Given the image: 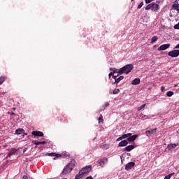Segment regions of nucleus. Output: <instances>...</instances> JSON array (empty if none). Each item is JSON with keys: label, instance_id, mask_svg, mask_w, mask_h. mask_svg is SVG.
Returning a JSON list of instances; mask_svg holds the SVG:
<instances>
[{"label": "nucleus", "instance_id": "46", "mask_svg": "<svg viewBox=\"0 0 179 179\" xmlns=\"http://www.w3.org/2000/svg\"><path fill=\"white\" fill-rule=\"evenodd\" d=\"M13 110H14V111H15V110H16V108H13Z\"/></svg>", "mask_w": 179, "mask_h": 179}, {"label": "nucleus", "instance_id": "16", "mask_svg": "<svg viewBox=\"0 0 179 179\" xmlns=\"http://www.w3.org/2000/svg\"><path fill=\"white\" fill-rule=\"evenodd\" d=\"M139 83H141V79L139 78H135L131 82V85H139Z\"/></svg>", "mask_w": 179, "mask_h": 179}, {"label": "nucleus", "instance_id": "19", "mask_svg": "<svg viewBox=\"0 0 179 179\" xmlns=\"http://www.w3.org/2000/svg\"><path fill=\"white\" fill-rule=\"evenodd\" d=\"M83 173H82V171H79V173H78V174H77L76 176V178H75V179H80V178H83Z\"/></svg>", "mask_w": 179, "mask_h": 179}, {"label": "nucleus", "instance_id": "26", "mask_svg": "<svg viewBox=\"0 0 179 179\" xmlns=\"http://www.w3.org/2000/svg\"><path fill=\"white\" fill-rule=\"evenodd\" d=\"M129 136H132L131 133H128V134H123L124 139H127V138H129Z\"/></svg>", "mask_w": 179, "mask_h": 179}, {"label": "nucleus", "instance_id": "44", "mask_svg": "<svg viewBox=\"0 0 179 179\" xmlns=\"http://www.w3.org/2000/svg\"><path fill=\"white\" fill-rule=\"evenodd\" d=\"M175 48H176V50H178V49H179V43L175 47Z\"/></svg>", "mask_w": 179, "mask_h": 179}, {"label": "nucleus", "instance_id": "3", "mask_svg": "<svg viewBox=\"0 0 179 179\" xmlns=\"http://www.w3.org/2000/svg\"><path fill=\"white\" fill-rule=\"evenodd\" d=\"M80 171L83 173V175L87 176V174L92 171V166H87L85 168H83Z\"/></svg>", "mask_w": 179, "mask_h": 179}, {"label": "nucleus", "instance_id": "20", "mask_svg": "<svg viewBox=\"0 0 179 179\" xmlns=\"http://www.w3.org/2000/svg\"><path fill=\"white\" fill-rule=\"evenodd\" d=\"M110 71H112V73H119V75H122V73H121L120 72V69H110Z\"/></svg>", "mask_w": 179, "mask_h": 179}, {"label": "nucleus", "instance_id": "7", "mask_svg": "<svg viewBox=\"0 0 179 179\" xmlns=\"http://www.w3.org/2000/svg\"><path fill=\"white\" fill-rule=\"evenodd\" d=\"M156 129H152L147 130L145 131L146 136H152V135H155V134H156Z\"/></svg>", "mask_w": 179, "mask_h": 179}, {"label": "nucleus", "instance_id": "32", "mask_svg": "<svg viewBox=\"0 0 179 179\" xmlns=\"http://www.w3.org/2000/svg\"><path fill=\"white\" fill-rule=\"evenodd\" d=\"M5 82V77H0V85H2Z\"/></svg>", "mask_w": 179, "mask_h": 179}, {"label": "nucleus", "instance_id": "23", "mask_svg": "<svg viewBox=\"0 0 179 179\" xmlns=\"http://www.w3.org/2000/svg\"><path fill=\"white\" fill-rule=\"evenodd\" d=\"M110 106V103L108 102L105 103V104L101 107V108L99 110V111H104L105 108H107Z\"/></svg>", "mask_w": 179, "mask_h": 179}, {"label": "nucleus", "instance_id": "17", "mask_svg": "<svg viewBox=\"0 0 179 179\" xmlns=\"http://www.w3.org/2000/svg\"><path fill=\"white\" fill-rule=\"evenodd\" d=\"M154 6H155V2L147 5L146 7H145V10H149V9H152Z\"/></svg>", "mask_w": 179, "mask_h": 179}, {"label": "nucleus", "instance_id": "25", "mask_svg": "<svg viewBox=\"0 0 179 179\" xmlns=\"http://www.w3.org/2000/svg\"><path fill=\"white\" fill-rule=\"evenodd\" d=\"M98 164L99 166H100L101 167H103V166L104 165V159H99L98 161Z\"/></svg>", "mask_w": 179, "mask_h": 179}, {"label": "nucleus", "instance_id": "41", "mask_svg": "<svg viewBox=\"0 0 179 179\" xmlns=\"http://www.w3.org/2000/svg\"><path fill=\"white\" fill-rule=\"evenodd\" d=\"M113 76V78L115 80V79H117V76Z\"/></svg>", "mask_w": 179, "mask_h": 179}, {"label": "nucleus", "instance_id": "10", "mask_svg": "<svg viewBox=\"0 0 179 179\" xmlns=\"http://www.w3.org/2000/svg\"><path fill=\"white\" fill-rule=\"evenodd\" d=\"M128 145V140H123L118 143L119 148H122Z\"/></svg>", "mask_w": 179, "mask_h": 179}, {"label": "nucleus", "instance_id": "33", "mask_svg": "<svg viewBox=\"0 0 179 179\" xmlns=\"http://www.w3.org/2000/svg\"><path fill=\"white\" fill-rule=\"evenodd\" d=\"M122 139H124V136H122L117 138L116 141H117V142H118L120 141H122Z\"/></svg>", "mask_w": 179, "mask_h": 179}, {"label": "nucleus", "instance_id": "47", "mask_svg": "<svg viewBox=\"0 0 179 179\" xmlns=\"http://www.w3.org/2000/svg\"><path fill=\"white\" fill-rule=\"evenodd\" d=\"M175 2H178V1H177V0H176V1H175Z\"/></svg>", "mask_w": 179, "mask_h": 179}, {"label": "nucleus", "instance_id": "42", "mask_svg": "<svg viewBox=\"0 0 179 179\" xmlns=\"http://www.w3.org/2000/svg\"><path fill=\"white\" fill-rule=\"evenodd\" d=\"M8 114H10V115H15V113H13V112H12V113L8 112Z\"/></svg>", "mask_w": 179, "mask_h": 179}, {"label": "nucleus", "instance_id": "6", "mask_svg": "<svg viewBox=\"0 0 179 179\" xmlns=\"http://www.w3.org/2000/svg\"><path fill=\"white\" fill-rule=\"evenodd\" d=\"M170 45H171L169 43L162 45L159 48H158L157 50L158 51H164V50H167V48H169Z\"/></svg>", "mask_w": 179, "mask_h": 179}, {"label": "nucleus", "instance_id": "21", "mask_svg": "<svg viewBox=\"0 0 179 179\" xmlns=\"http://www.w3.org/2000/svg\"><path fill=\"white\" fill-rule=\"evenodd\" d=\"M24 132V129H17L15 130V134L17 135H21V134H23Z\"/></svg>", "mask_w": 179, "mask_h": 179}, {"label": "nucleus", "instance_id": "14", "mask_svg": "<svg viewBox=\"0 0 179 179\" xmlns=\"http://www.w3.org/2000/svg\"><path fill=\"white\" fill-rule=\"evenodd\" d=\"M32 143H34V145H36V146H38V145H45L47 142L45 141H32Z\"/></svg>", "mask_w": 179, "mask_h": 179}, {"label": "nucleus", "instance_id": "36", "mask_svg": "<svg viewBox=\"0 0 179 179\" xmlns=\"http://www.w3.org/2000/svg\"><path fill=\"white\" fill-rule=\"evenodd\" d=\"M114 76V73L110 72V73L108 74L109 79H111V76Z\"/></svg>", "mask_w": 179, "mask_h": 179}, {"label": "nucleus", "instance_id": "11", "mask_svg": "<svg viewBox=\"0 0 179 179\" xmlns=\"http://www.w3.org/2000/svg\"><path fill=\"white\" fill-rule=\"evenodd\" d=\"M133 149H135V145H130L124 148V150L126 152H131Z\"/></svg>", "mask_w": 179, "mask_h": 179}, {"label": "nucleus", "instance_id": "30", "mask_svg": "<svg viewBox=\"0 0 179 179\" xmlns=\"http://www.w3.org/2000/svg\"><path fill=\"white\" fill-rule=\"evenodd\" d=\"M172 176H174V173H171V174L167 175L166 176L164 177V179H170L171 178Z\"/></svg>", "mask_w": 179, "mask_h": 179}, {"label": "nucleus", "instance_id": "15", "mask_svg": "<svg viewBox=\"0 0 179 179\" xmlns=\"http://www.w3.org/2000/svg\"><path fill=\"white\" fill-rule=\"evenodd\" d=\"M160 9V6L156 3H154V6H152V10L153 12H157Z\"/></svg>", "mask_w": 179, "mask_h": 179}, {"label": "nucleus", "instance_id": "48", "mask_svg": "<svg viewBox=\"0 0 179 179\" xmlns=\"http://www.w3.org/2000/svg\"><path fill=\"white\" fill-rule=\"evenodd\" d=\"M131 1H134V0H131Z\"/></svg>", "mask_w": 179, "mask_h": 179}, {"label": "nucleus", "instance_id": "12", "mask_svg": "<svg viewBox=\"0 0 179 179\" xmlns=\"http://www.w3.org/2000/svg\"><path fill=\"white\" fill-rule=\"evenodd\" d=\"M178 146V143L169 144L167 145L168 150H171L172 149H176Z\"/></svg>", "mask_w": 179, "mask_h": 179}, {"label": "nucleus", "instance_id": "45", "mask_svg": "<svg viewBox=\"0 0 179 179\" xmlns=\"http://www.w3.org/2000/svg\"><path fill=\"white\" fill-rule=\"evenodd\" d=\"M86 179H93V177H92V176H88V177L86 178Z\"/></svg>", "mask_w": 179, "mask_h": 179}, {"label": "nucleus", "instance_id": "31", "mask_svg": "<svg viewBox=\"0 0 179 179\" xmlns=\"http://www.w3.org/2000/svg\"><path fill=\"white\" fill-rule=\"evenodd\" d=\"M117 93H120V89L113 90V94H117Z\"/></svg>", "mask_w": 179, "mask_h": 179}, {"label": "nucleus", "instance_id": "28", "mask_svg": "<svg viewBox=\"0 0 179 179\" xmlns=\"http://www.w3.org/2000/svg\"><path fill=\"white\" fill-rule=\"evenodd\" d=\"M173 94H174V92H173V91H169L166 92L167 97H171V96H173Z\"/></svg>", "mask_w": 179, "mask_h": 179}, {"label": "nucleus", "instance_id": "22", "mask_svg": "<svg viewBox=\"0 0 179 179\" xmlns=\"http://www.w3.org/2000/svg\"><path fill=\"white\" fill-rule=\"evenodd\" d=\"M122 79H124V76H120V77H118L117 78L115 79V81L113 83H120L121 82V80H122Z\"/></svg>", "mask_w": 179, "mask_h": 179}, {"label": "nucleus", "instance_id": "1", "mask_svg": "<svg viewBox=\"0 0 179 179\" xmlns=\"http://www.w3.org/2000/svg\"><path fill=\"white\" fill-rule=\"evenodd\" d=\"M75 166H76V161H75V159H72L71 162L64 167L62 172L60 173L61 177H64V176L69 174V173L73 170Z\"/></svg>", "mask_w": 179, "mask_h": 179}, {"label": "nucleus", "instance_id": "29", "mask_svg": "<svg viewBox=\"0 0 179 179\" xmlns=\"http://www.w3.org/2000/svg\"><path fill=\"white\" fill-rule=\"evenodd\" d=\"M145 107H146V104H143L142 106H139L137 110L138 111H141V110H143V108H145Z\"/></svg>", "mask_w": 179, "mask_h": 179}, {"label": "nucleus", "instance_id": "27", "mask_svg": "<svg viewBox=\"0 0 179 179\" xmlns=\"http://www.w3.org/2000/svg\"><path fill=\"white\" fill-rule=\"evenodd\" d=\"M103 124L104 122V120L103 119V115H100V117H99V124Z\"/></svg>", "mask_w": 179, "mask_h": 179}, {"label": "nucleus", "instance_id": "35", "mask_svg": "<svg viewBox=\"0 0 179 179\" xmlns=\"http://www.w3.org/2000/svg\"><path fill=\"white\" fill-rule=\"evenodd\" d=\"M174 29H176L177 30L179 29V22L174 25Z\"/></svg>", "mask_w": 179, "mask_h": 179}, {"label": "nucleus", "instance_id": "9", "mask_svg": "<svg viewBox=\"0 0 179 179\" xmlns=\"http://www.w3.org/2000/svg\"><path fill=\"white\" fill-rule=\"evenodd\" d=\"M132 167H135V162H129L125 166V170H127V171L131 170Z\"/></svg>", "mask_w": 179, "mask_h": 179}, {"label": "nucleus", "instance_id": "4", "mask_svg": "<svg viewBox=\"0 0 179 179\" xmlns=\"http://www.w3.org/2000/svg\"><path fill=\"white\" fill-rule=\"evenodd\" d=\"M169 57H171L172 58H177L179 55V50H173L172 51H170L168 53Z\"/></svg>", "mask_w": 179, "mask_h": 179}, {"label": "nucleus", "instance_id": "37", "mask_svg": "<svg viewBox=\"0 0 179 179\" xmlns=\"http://www.w3.org/2000/svg\"><path fill=\"white\" fill-rule=\"evenodd\" d=\"M15 153V150H11L9 153H8V156H12V155H13Z\"/></svg>", "mask_w": 179, "mask_h": 179}, {"label": "nucleus", "instance_id": "34", "mask_svg": "<svg viewBox=\"0 0 179 179\" xmlns=\"http://www.w3.org/2000/svg\"><path fill=\"white\" fill-rule=\"evenodd\" d=\"M143 5V2H141L138 5V6H137V8H138V9H141V8H142V6Z\"/></svg>", "mask_w": 179, "mask_h": 179}, {"label": "nucleus", "instance_id": "8", "mask_svg": "<svg viewBox=\"0 0 179 179\" xmlns=\"http://www.w3.org/2000/svg\"><path fill=\"white\" fill-rule=\"evenodd\" d=\"M31 134L34 136H44V134L42 132V131H33L31 132Z\"/></svg>", "mask_w": 179, "mask_h": 179}, {"label": "nucleus", "instance_id": "2", "mask_svg": "<svg viewBox=\"0 0 179 179\" xmlns=\"http://www.w3.org/2000/svg\"><path fill=\"white\" fill-rule=\"evenodd\" d=\"M132 69H134V65L127 64L124 66H123L122 68L120 69V73L122 74L126 73L127 75H128V73H129V72H131V71H132Z\"/></svg>", "mask_w": 179, "mask_h": 179}, {"label": "nucleus", "instance_id": "38", "mask_svg": "<svg viewBox=\"0 0 179 179\" xmlns=\"http://www.w3.org/2000/svg\"><path fill=\"white\" fill-rule=\"evenodd\" d=\"M155 0H145V3H150V2H153Z\"/></svg>", "mask_w": 179, "mask_h": 179}, {"label": "nucleus", "instance_id": "13", "mask_svg": "<svg viewBox=\"0 0 179 179\" xmlns=\"http://www.w3.org/2000/svg\"><path fill=\"white\" fill-rule=\"evenodd\" d=\"M136 138H138V135L135 134L133 136H130L129 138H127V142H134V141H135V139H136Z\"/></svg>", "mask_w": 179, "mask_h": 179}, {"label": "nucleus", "instance_id": "24", "mask_svg": "<svg viewBox=\"0 0 179 179\" xmlns=\"http://www.w3.org/2000/svg\"><path fill=\"white\" fill-rule=\"evenodd\" d=\"M158 38L156 36H154L152 38H151V42L150 44H153L154 43H156V41H157Z\"/></svg>", "mask_w": 179, "mask_h": 179}, {"label": "nucleus", "instance_id": "5", "mask_svg": "<svg viewBox=\"0 0 179 179\" xmlns=\"http://www.w3.org/2000/svg\"><path fill=\"white\" fill-rule=\"evenodd\" d=\"M45 156H50V157H54L53 160H57V159L62 157L61 154H57L55 152L46 153L45 154Z\"/></svg>", "mask_w": 179, "mask_h": 179}, {"label": "nucleus", "instance_id": "39", "mask_svg": "<svg viewBox=\"0 0 179 179\" xmlns=\"http://www.w3.org/2000/svg\"><path fill=\"white\" fill-rule=\"evenodd\" d=\"M166 90V87L164 86L161 87V92H164Z\"/></svg>", "mask_w": 179, "mask_h": 179}, {"label": "nucleus", "instance_id": "18", "mask_svg": "<svg viewBox=\"0 0 179 179\" xmlns=\"http://www.w3.org/2000/svg\"><path fill=\"white\" fill-rule=\"evenodd\" d=\"M173 9H175V10H178L179 5H178V2H174V3L172 5Z\"/></svg>", "mask_w": 179, "mask_h": 179}, {"label": "nucleus", "instance_id": "40", "mask_svg": "<svg viewBox=\"0 0 179 179\" xmlns=\"http://www.w3.org/2000/svg\"><path fill=\"white\" fill-rule=\"evenodd\" d=\"M143 115L144 117L143 120H148L149 118L148 116H146L145 115Z\"/></svg>", "mask_w": 179, "mask_h": 179}, {"label": "nucleus", "instance_id": "43", "mask_svg": "<svg viewBox=\"0 0 179 179\" xmlns=\"http://www.w3.org/2000/svg\"><path fill=\"white\" fill-rule=\"evenodd\" d=\"M27 178H28L27 176H22V179H27Z\"/></svg>", "mask_w": 179, "mask_h": 179}]
</instances>
